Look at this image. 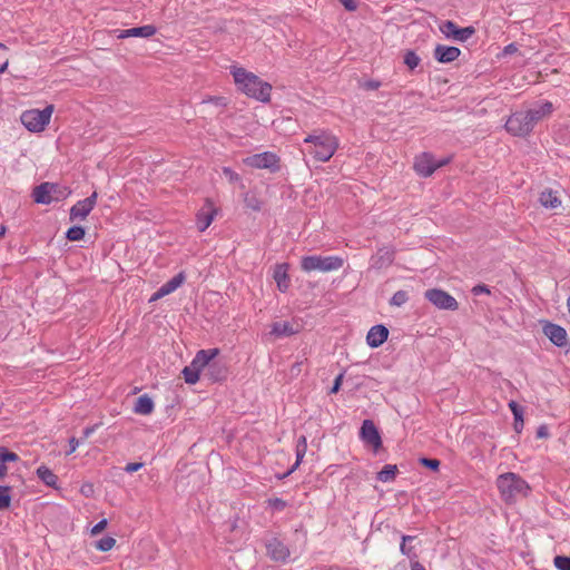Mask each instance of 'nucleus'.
I'll list each match as a JSON object with an SVG mask.
<instances>
[{
  "label": "nucleus",
  "instance_id": "f8f14e48",
  "mask_svg": "<svg viewBox=\"0 0 570 570\" xmlns=\"http://www.w3.org/2000/svg\"><path fill=\"white\" fill-rule=\"evenodd\" d=\"M360 438L363 442L371 445L374 451L382 448V438L379 429L372 420H364L360 429Z\"/></svg>",
  "mask_w": 570,
  "mask_h": 570
},
{
  "label": "nucleus",
  "instance_id": "5fc2aeb1",
  "mask_svg": "<svg viewBox=\"0 0 570 570\" xmlns=\"http://www.w3.org/2000/svg\"><path fill=\"white\" fill-rule=\"evenodd\" d=\"M518 50H519L518 45H517V43H514V42H511V43L507 45V46L503 48V50H502V55H503V56H510V55L515 53Z\"/></svg>",
  "mask_w": 570,
  "mask_h": 570
},
{
  "label": "nucleus",
  "instance_id": "09e8293b",
  "mask_svg": "<svg viewBox=\"0 0 570 570\" xmlns=\"http://www.w3.org/2000/svg\"><path fill=\"white\" fill-rule=\"evenodd\" d=\"M107 524H108L107 519H101L99 522H97V523L92 527V529H91V534H92V535H97V534H99L100 532H102V531L106 529Z\"/></svg>",
  "mask_w": 570,
  "mask_h": 570
},
{
  "label": "nucleus",
  "instance_id": "de8ad7c7",
  "mask_svg": "<svg viewBox=\"0 0 570 570\" xmlns=\"http://www.w3.org/2000/svg\"><path fill=\"white\" fill-rule=\"evenodd\" d=\"M343 379H344V373H340L334 379L333 385L330 389V394H336L341 390V386H342V383H343Z\"/></svg>",
  "mask_w": 570,
  "mask_h": 570
},
{
  "label": "nucleus",
  "instance_id": "f704fd0d",
  "mask_svg": "<svg viewBox=\"0 0 570 570\" xmlns=\"http://www.w3.org/2000/svg\"><path fill=\"white\" fill-rule=\"evenodd\" d=\"M397 465L385 464L381 471L377 472L376 479L381 482H391L397 474Z\"/></svg>",
  "mask_w": 570,
  "mask_h": 570
},
{
  "label": "nucleus",
  "instance_id": "69168bd1",
  "mask_svg": "<svg viewBox=\"0 0 570 570\" xmlns=\"http://www.w3.org/2000/svg\"><path fill=\"white\" fill-rule=\"evenodd\" d=\"M81 492H82L86 497H89V494L92 492V485H90V484L82 485V488H81Z\"/></svg>",
  "mask_w": 570,
  "mask_h": 570
},
{
  "label": "nucleus",
  "instance_id": "680f3d73",
  "mask_svg": "<svg viewBox=\"0 0 570 570\" xmlns=\"http://www.w3.org/2000/svg\"><path fill=\"white\" fill-rule=\"evenodd\" d=\"M166 296L165 293H160V287L153 294L149 302H155L157 299H160L161 297Z\"/></svg>",
  "mask_w": 570,
  "mask_h": 570
},
{
  "label": "nucleus",
  "instance_id": "4be33fe9",
  "mask_svg": "<svg viewBox=\"0 0 570 570\" xmlns=\"http://www.w3.org/2000/svg\"><path fill=\"white\" fill-rule=\"evenodd\" d=\"M389 337V330L383 324L374 325L370 328L366 335V343L370 347H380Z\"/></svg>",
  "mask_w": 570,
  "mask_h": 570
},
{
  "label": "nucleus",
  "instance_id": "aec40b11",
  "mask_svg": "<svg viewBox=\"0 0 570 570\" xmlns=\"http://www.w3.org/2000/svg\"><path fill=\"white\" fill-rule=\"evenodd\" d=\"M461 55L458 47L436 45L433 51L434 59L440 63H451Z\"/></svg>",
  "mask_w": 570,
  "mask_h": 570
},
{
  "label": "nucleus",
  "instance_id": "0e129e2a",
  "mask_svg": "<svg viewBox=\"0 0 570 570\" xmlns=\"http://www.w3.org/2000/svg\"><path fill=\"white\" fill-rule=\"evenodd\" d=\"M451 158L448 157V158H443L441 160H435V166H438V169L448 165L450 163Z\"/></svg>",
  "mask_w": 570,
  "mask_h": 570
},
{
  "label": "nucleus",
  "instance_id": "864d4df0",
  "mask_svg": "<svg viewBox=\"0 0 570 570\" xmlns=\"http://www.w3.org/2000/svg\"><path fill=\"white\" fill-rule=\"evenodd\" d=\"M245 202H246V206L248 208H250V209H253L255 212L261 210V204H259L257 198H255V197L246 198Z\"/></svg>",
  "mask_w": 570,
  "mask_h": 570
},
{
  "label": "nucleus",
  "instance_id": "cd10ccee",
  "mask_svg": "<svg viewBox=\"0 0 570 570\" xmlns=\"http://www.w3.org/2000/svg\"><path fill=\"white\" fill-rule=\"evenodd\" d=\"M155 407L153 399L148 394L140 395L135 403L134 412L140 415H149Z\"/></svg>",
  "mask_w": 570,
  "mask_h": 570
},
{
  "label": "nucleus",
  "instance_id": "473e14b6",
  "mask_svg": "<svg viewBox=\"0 0 570 570\" xmlns=\"http://www.w3.org/2000/svg\"><path fill=\"white\" fill-rule=\"evenodd\" d=\"M296 331L293 328L289 322H274L272 325L271 334L276 337H287L295 334Z\"/></svg>",
  "mask_w": 570,
  "mask_h": 570
},
{
  "label": "nucleus",
  "instance_id": "a878e982",
  "mask_svg": "<svg viewBox=\"0 0 570 570\" xmlns=\"http://www.w3.org/2000/svg\"><path fill=\"white\" fill-rule=\"evenodd\" d=\"M417 540L416 535H409V534H402L401 535V544H400V552L407 557L410 562L416 560L419 558L415 546H412V542Z\"/></svg>",
  "mask_w": 570,
  "mask_h": 570
},
{
  "label": "nucleus",
  "instance_id": "bf43d9fd",
  "mask_svg": "<svg viewBox=\"0 0 570 570\" xmlns=\"http://www.w3.org/2000/svg\"><path fill=\"white\" fill-rule=\"evenodd\" d=\"M79 444H80V441L77 438H75V436L70 438L69 439V450L67 451V454L73 453L77 450V448L79 446Z\"/></svg>",
  "mask_w": 570,
  "mask_h": 570
},
{
  "label": "nucleus",
  "instance_id": "2f4dec72",
  "mask_svg": "<svg viewBox=\"0 0 570 570\" xmlns=\"http://www.w3.org/2000/svg\"><path fill=\"white\" fill-rule=\"evenodd\" d=\"M186 279V275L184 272H179L177 275H175L173 278L167 281L165 284L160 286V293H165L166 295L171 294L175 292L178 287H180Z\"/></svg>",
  "mask_w": 570,
  "mask_h": 570
},
{
  "label": "nucleus",
  "instance_id": "79ce46f5",
  "mask_svg": "<svg viewBox=\"0 0 570 570\" xmlns=\"http://www.w3.org/2000/svg\"><path fill=\"white\" fill-rule=\"evenodd\" d=\"M409 301V294L406 291L400 289L393 294L390 299L391 306H402Z\"/></svg>",
  "mask_w": 570,
  "mask_h": 570
},
{
  "label": "nucleus",
  "instance_id": "f257e3e1",
  "mask_svg": "<svg viewBox=\"0 0 570 570\" xmlns=\"http://www.w3.org/2000/svg\"><path fill=\"white\" fill-rule=\"evenodd\" d=\"M232 73L238 89L246 96L261 102L271 101V83L263 81L258 76L244 68L234 67Z\"/></svg>",
  "mask_w": 570,
  "mask_h": 570
},
{
  "label": "nucleus",
  "instance_id": "b1692460",
  "mask_svg": "<svg viewBox=\"0 0 570 570\" xmlns=\"http://www.w3.org/2000/svg\"><path fill=\"white\" fill-rule=\"evenodd\" d=\"M117 31L119 32L117 36L119 39L129 37L150 38L156 35L157 28L154 24H145Z\"/></svg>",
  "mask_w": 570,
  "mask_h": 570
},
{
  "label": "nucleus",
  "instance_id": "e433bc0d",
  "mask_svg": "<svg viewBox=\"0 0 570 570\" xmlns=\"http://www.w3.org/2000/svg\"><path fill=\"white\" fill-rule=\"evenodd\" d=\"M86 235V229L80 225H73L69 227L66 232V238L69 242H78L83 239Z\"/></svg>",
  "mask_w": 570,
  "mask_h": 570
},
{
  "label": "nucleus",
  "instance_id": "052dcab7",
  "mask_svg": "<svg viewBox=\"0 0 570 570\" xmlns=\"http://www.w3.org/2000/svg\"><path fill=\"white\" fill-rule=\"evenodd\" d=\"M97 426L98 425L95 424V425L85 428L82 431V439H88L96 431Z\"/></svg>",
  "mask_w": 570,
  "mask_h": 570
},
{
  "label": "nucleus",
  "instance_id": "bb28decb",
  "mask_svg": "<svg viewBox=\"0 0 570 570\" xmlns=\"http://www.w3.org/2000/svg\"><path fill=\"white\" fill-rule=\"evenodd\" d=\"M509 409L511 410L513 414V429L514 431L520 434L524 426V420H523V413L524 409L515 401H510L508 404Z\"/></svg>",
  "mask_w": 570,
  "mask_h": 570
},
{
  "label": "nucleus",
  "instance_id": "f03ea898",
  "mask_svg": "<svg viewBox=\"0 0 570 570\" xmlns=\"http://www.w3.org/2000/svg\"><path fill=\"white\" fill-rule=\"evenodd\" d=\"M304 144L308 145V154L321 163L328 161L338 147L337 138L326 130H315L307 135L304 138Z\"/></svg>",
  "mask_w": 570,
  "mask_h": 570
},
{
  "label": "nucleus",
  "instance_id": "c03bdc74",
  "mask_svg": "<svg viewBox=\"0 0 570 570\" xmlns=\"http://www.w3.org/2000/svg\"><path fill=\"white\" fill-rule=\"evenodd\" d=\"M553 564L558 570H570V557L568 556H556Z\"/></svg>",
  "mask_w": 570,
  "mask_h": 570
},
{
  "label": "nucleus",
  "instance_id": "20e7f679",
  "mask_svg": "<svg viewBox=\"0 0 570 570\" xmlns=\"http://www.w3.org/2000/svg\"><path fill=\"white\" fill-rule=\"evenodd\" d=\"M70 189L58 183L45 181L36 186L32 191L33 202L41 205H49L53 202H61L70 195Z\"/></svg>",
  "mask_w": 570,
  "mask_h": 570
},
{
  "label": "nucleus",
  "instance_id": "4c0bfd02",
  "mask_svg": "<svg viewBox=\"0 0 570 570\" xmlns=\"http://www.w3.org/2000/svg\"><path fill=\"white\" fill-rule=\"evenodd\" d=\"M11 487L0 485V511L6 510L11 504Z\"/></svg>",
  "mask_w": 570,
  "mask_h": 570
},
{
  "label": "nucleus",
  "instance_id": "c9c22d12",
  "mask_svg": "<svg viewBox=\"0 0 570 570\" xmlns=\"http://www.w3.org/2000/svg\"><path fill=\"white\" fill-rule=\"evenodd\" d=\"M403 62L411 71H414L420 66L421 58L414 50L407 49L403 55Z\"/></svg>",
  "mask_w": 570,
  "mask_h": 570
},
{
  "label": "nucleus",
  "instance_id": "e2e57ef3",
  "mask_svg": "<svg viewBox=\"0 0 570 570\" xmlns=\"http://www.w3.org/2000/svg\"><path fill=\"white\" fill-rule=\"evenodd\" d=\"M411 570H426V569L416 559V560L411 562Z\"/></svg>",
  "mask_w": 570,
  "mask_h": 570
},
{
  "label": "nucleus",
  "instance_id": "37998d69",
  "mask_svg": "<svg viewBox=\"0 0 570 570\" xmlns=\"http://www.w3.org/2000/svg\"><path fill=\"white\" fill-rule=\"evenodd\" d=\"M419 462L422 466L428 468L434 472L439 471L440 465H441L440 460L426 458V456L420 458Z\"/></svg>",
  "mask_w": 570,
  "mask_h": 570
},
{
  "label": "nucleus",
  "instance_id": "dca6fc26",
  "mask_svg": "<svg viewBox=\"0 0 570 570\" xmlns=\"http://www.w3.org/2000/svg\"><path fill=\"white\" fill-rule=\"evenodd\" d=\"M218 354V348L199 350L194 356L190 366L200 374L202 371H206Z\"/></svg>",
  "mask_w": 570,
  "mask_h": 570
},
{
  "label": "nucleus",
  "instance_id": "ea45409f",
  "mask_svg": "<svg viewBox=\"0 0 570 570\" xmlns=\"http://www.w3.org/2000/svg\"><path fill=\"white\" fill-rule=\"evenodd\" d=\"M116 544V539L110 537V535H106L104 538H101L100 540H98L95 544L96 549L101 551V552H107L109 550H111Z\"/></svg>",
  "mask_w": 570,
  "mask_h": 570
},
{
  "label": "nucleus",
  "instance_id": "9d476101",
  "mask_svg": "<svg viewBox=\"0 0 570 570\" xmlns=\"http://www.w3.org/2000/svg\"><path fill=\"white\" fill-rule=\"evenodd\" d=\"M424 297L440 309L455 311L459 307L456 299L448 292L440 288L425 291Z\"/></svg>",
  "mask_w": 570,
  "mask_h": 570
},
{
  "label": "nucleus",
  "instance_id": "58836bf2",
  "mask_svg": "<svg viewBox=\"0 0 570 570\" xmlns=\"http://www.w3.org/2000/svg\"><path fill=\"white\" fill-rule=\"evenodd\" d=\"M184 380L187 384H196L199 381L200 374L195 371L190 365L185 366L181 371Z\"/></svg>",
  "mask_w": 570,
  "mask_h": 570
},
{
  "label": "nucleus",
  "instance_id": "6ab92c4d",
  "mask_svg": "<svg viewBox=\"0 0 570 570\" xmlns=\"http://www.w3.org/2000/svg\"><path fill=\"white\" fill-rule=\"evenodd\" d=\"M554 110V107H553V104L551 101H538L534 104V106L527 111L528 116H529V119L532 124L533 127H535V125L549 117Z\"/></svg>",
  "mask_w": 570,
  "mask_h": 570
},
{
  "label": "nucleus",
  "instance_id": "6e6552de",
  "mask_svg": "<svg viewBox=\"0 0 570 570\" xmlns=\"http://www.w3.org/2000/svg\"><path fill=\"white\" fill-rule=\"evenodd\" d=\"M244 163L252 168L268 169L271 173H277L281 169L279 157L272 151L254 154L244 159Z\"/></svg>",
  "mask_w": 570,
  "mask_h": 570
},
{
  "label": "nucleus",
  "instance_id": "338daca9",
  "mask_svg": "<svg viewBox=\"0 0 570 570\" xmlns=\"http://www.w3.org/2000/svg\"><path fill=\"white\" fill-rule=\"evenodd\" d=\"M8 473V468L4 463L0 462V479H3Z\"/></svg>",
  "mask_w": 570,
  "mask_h": 570
},
{
  "label": "nucleus",
  "instance_id": "49530a36",
  "mask_svg": "<svg viewBox=\"0 0 570 570\" xmlns=\"http://www.w3.org/2000/svg\"><path fill=\"white\" fill-rule=\"evenodd\" d=\"M223 174L230 183H237L240 180V176L229 167H224Z\"/></svg>",
  "mask_w": 570,
  "mask_h": 570
},
{
  "label": "nucleus",
  "instance_id": "39448f33",
  "mask_svg": "<svg viewBox=\"0 0 570 570\" xmlns=\"http://www.w3.org/2000/svg\"><path fill=\"white\" fill-rule=\"evenodd\" d=\"M344 265L341 256L308 255L301 259V268L306 272L320 271L323 273L337 271Z\"/></svg>",
  "mask_w": 570,
  "mask_h": 570
},
{
  "label": "nucleus",
  "instance_id": "c756f323",
  "mask_svg": "<svg viewBox=\"0 0 570 570\" xmlns=\"http://www.w3.org/2000/svg\"><path fill=\"white\" fill-rule=\"evenodd\" d=\"M306 450H307L306 436L301 435L296 443V450H295L296 461L293 464V466L284 474V476L289 475L292 472H294L299 466V464L302 463V461L306 454Z\"/></svg>",
  "mask_w": 570,
  "mask_h": 570
},
{
  "label": "nucleus",
  "instance_id": "4468645a",
  "mask_svg": "<svg viewBox=\"0 0 570 570\" xmlns=\"http://www.w3.org/2000/svg\"><path fill=\"white\" fill-rule=\"evenodd\" d=\"M98 194L94 191L90 196L85 199L78 200L69 213V219L72 222L77 218L85 219L90 212L95 208L97 203Z\"/></svg>",
  "mask_w": 570,
  "mask_h": 570
},
{
  "label": "nucleus",
  "instance_id": "a19ab883",
  "mask_svg": "<svg viewBox=\"0 0 570 570\" xmlns=\"http://www.w3.org/2000/svg\"><path fill=\"white\" fill-rule=\"evenodd\" d=\"M19 455L10 451L8 448L0 445V462L1 463H9V462H17L19 461Z\"/></svg>",
  "mask_w": 570,
  "mask_h": 570
},
{
  "label": "nucleus",
  "instance_id": "5701e85b",
  "mask_svg": "<svg viewBox=\"0 0 570 570\" xmlns=\"http://www.w3.org/2000/svg\"><path fill=\"white\" fill-rule=\"evenodd\" d=\"M288 267L287 263L276 264L274 267L273 278L276 282L277 289L282 293H286L291 285Z\"/></svg>",
  "mask_w": 570,
  "mask_h": 570
},
{
  "label": "nucleus",
  "instance_id": "6e6d98bb",
  "mask_svg": "<svg viewBox=\"0 0 570 570\" xmlns=\"http://www.w3.org/2000/svg\"><path fill=\"white\" fill-rule=\"evenodd\" d=\"M535 436L538 439H547V438H549V429H548V426L546 424L540 425L537 429Z\"/></svg>",
  "mask_w": 570,
  "mask_h": 570
},
{
  "label": "nucleus",
  "instance_id": "8fccbe9b",
  "mask_svg": "<svg viewBox=\"0 0 570 570\" xmlns=\"http://www.w3.org/2000/svg\"><path fill=\"white\" fill-rule=\"evenodd\" d=\"M347 11H355L358 7V0H337Z\"/></svg>",
  "mask_w": 570,
  "mask_h": 570
},
{
  "label": "nucleus",
  "instance_id": "3c124183",
  "mask_svg": "<svg viewBox=\"0 0 570 570\" xmlns=\"http://www.w3.org/2000/svg\"><path fill=\"white\" fill-rule=\"evenodd\" d=\"M472 294L478 296L481 294H490L491 291L488 285L485 284H478L471 289Z\"/></svg>",
  "mask_w": 570,
  "mask_h": 570
},
{
  "label": "nucleus",
  "instance_id": "a18cd8bd",
  "mask_svg": "<svg viewBox=\"0 0 570 570\" xmlns=\"http://www.w3.org/2000/svg\"><path fill=\"white\" fill-rule=\"evenodd\" d=\"M267 504L275 511H283L287 507L286 501L281 498H271L267 500Z\"/></svg>",
  "mask_w": 570,
  "mask_h": 570
},
{
  "label": "nucleus",
  "instance_id": "0eeeda50",
  "mask_svg": "<svg viewBox=\"0 0 570 570\" xmlns=\"http://www.w3.org/2000/svg\"><path fill=\"white\" fill-rule=\"evenodd\" d=\"M504 127L512 136L522 138L529 136L534 128L525 110L512 112L507 119Z\"/></svg>",
  "mask_w": 570,
  "mask_h": 570
},
{
  "label": "nucleus",
  "instance_id": "c85d7f7f",
  "mask_svg": "<svg viewBox=\"0 0 570 570\" xmlns=\"http://www.w3.org/2000/svg\"><path fill=\"white\" fill-rule=\"evenodd\" d=\"M36 474L47 487L58 489V476L48 466L40 465Z\"/></svg>",
  "mask_w": 570,
  "mask_h": 570
},
{
  "label": "nucleus",
  "instance_id": "423d86ee",
  "mask_svg": "<svg viewBox=\"0 0 570 570\" xmlns=\"http://www.w3.org/2000/svg\"><path fill=\"white\" fill-rule=\"evenodd\" d=\"M53 110H55L53 105H48L42 110H39V109L24 110L20 116L21 124L30 132H41L45 130L47 125L50 122L51 115H52Z\"/></svg>",
  "mask_w": 570,
  "mask_h": 570
},
{
  "label": "nucleus",
  "instance_id": "393cba45",
  "mask_svg": "<svg viewBox=\"0 0 570 570\" xmlns=\"http://www.w3.org/2000/svg\"><path fill=\"white\" fill-rule=\"evenodd\" d=\"M228 370L226 365L219 361H214L204 373V376L207 377L210 382H220L226 380Z\"/></svg>",
  "mask_w": 570,
  "mask_h": 570
},
{
  "label": "nucleus",
  "instance_id": "ddd939ff",
  "mask_svg": "<svg viewBox=\"0 0 570 570\" xmlns=\"http://www.w3.org/2000/svg\"><path fill=\"white\" fill-rule=\"evenodd\" d=\"M413 168L420 177H430L438 169L435 166L434 156L431 153H421L416 155L413 163Z\"/></svg>",
  "mask_w": 570,
  "mask_h": 570
},
{
  "label": "nucleus",
  "instance_id": "7ed1b4c3",
  "mask_svg": "<svg viewBox=\"0 0 570 570\" xmlns=\"http://www.w3.org/2000/svg\"><path fill=\"white\" fill-rule=\"evenodd\" d=\"M497 487L505 503H514L518 498H527L531 492L529 483L519 474L507 472L497 479Z\"/></svg>",
  "mask_w": 570,
  "mask_h": 570
},
{
  "label": "nucleus",
  "instance_id": "774afa93",
  "mask_svg": "<svg viewBox=\"0 0 570 570\" xmlns=\"http://www.w3.org/2000/svg\"><path fill=\"white\" fill-rule=\"evenodd\" d=\"M8 65L9 62L8 61H4L1 66H0V73H3L7 71L8 69Z\"/></svg>",
  "mask_w": 570,
  "mask_h": 570
},
{
  "label": "nucleus",
  "instance_id": "2eb2a0df",
  "mask_svg": "<svg viewBox=\"0 0 570 570\" xmlns=\"http://www.w3.org/2000/svg\"><path fill=\"white\" fill-rule=\"evenodd\" d=\"M267 556L277 562H286L289 557V549L279 539L273 537L265 542Z\"/></svg>",
  "mask_w": 570,
  "mask_h": 570
},
{
  "label": "nucleus",
  "instance_id": "13d9d810",
  "mask_svg": "<svg viewBox=\"0 0 570 570\" xmlns=\"http://www.w3.org/2000/svg\"><path fill=\"white\" fill-rule=\"evenodd\" d=\"M204 102H210L219 107L226 106V99L224 97H210L208 100H204Z\"/></svg>",
  "mask_w": 570,
  "mask_h": 570
},
{
  "label": "nucleus",
  "instance_id": "4d7b16f0",
  "mask_svg": "<svg viewBox=\"0 0 570 570\" xmlns=\"http://www.w3.org/2000/svg\"><path fill=\"white\" fill-rule=\"evenodd\" d=\"M363 87L367 90H376L381 87V82L379 80L370 79L364 82Z\"/></svg>",
  "mask_w": 570,
  "mask_h": 570
},
{
  "label": "nucleus",
  "instance_id": "7c9ffc66",
  "mask_svg": "<svg viewBox=\"0 0 570 570\" xmlns=\"http://www.w3.org/2000/svg\"><path fill=\"white\" fill-rule=\"evenodd\" d=\"M216 215V209L200 210L196 216L197 228L199 232H205L213 223Z\"/></svg>",
  "mask_w": 570,
  "mask_h": 570
},
{
  "label": "nucleus",
  "instance_id": "a211bd4d",
  "mask_svg": "<svg viewBox=\"0 0 570 570\" xmlns=\"http://www.w3.org/2000/svg\"><path fill=\"white\" fill-rule=\"evenodd\" d=\"M218 354V348L199 350L194 356L190 366L200 374L202 371H206Z\"/></svg>",
  "mask_w": 570,
  "mask_h": 570
},
{
  "label": "nucleus",
  "instance_id": "f3484780",
  "mask_svg": "<svg viewBox=\"0 0 570 570\" xmlns=\"http://www.w3.org/2000/svg\"><path fill=\"white\" fill-rule=\"evenodd\" d=\"M218 354V348L199 350L194 356L190 366L200 374L202 371H206Z\"/></svg>",
  "mask_w": 570,
  "mask_h": 570
},
{
  "label": "nucleus",
  "instance_id": "9b49d317",
  "mask_svg": "<svg viewBox=\"0 0 570 570\" xmlns=\"http://www.w3.org/2000/svg\"><path fill=\"white\" fill-rule=\"evenodd\" d=\"M542 332L558 347H568L570 345L568 333L561 325L546 321Z\"/></svg>",
  "mask_w": 570,
  "mask_h": 570
},
{
  "label": "nucleus",
  "instance_id": "1a4fd4ad",
  "mask_svg": "<svg viewBox=\"0 0 570 570\" xmlns=\"http://www.w3.org/2000/svg\"><path fill=\"white\" fill-rule=\"evenodd\" d=\"M440 31L444 35L445 38L452 39L454 41L464 42L470 39L475 33V28L473 26H468L464 28L459 27L452 20L443 21L440 27Z\"/></svg>",
  "mask_w": 570,
  "mask_h": 570
},
{
  "label": "nucleus",
  "instance_id": "603ef678",
  "mask_svg": "<svg viewBox=\"0 0 570 570\" xmlns=\"http://www.w3.org/2000/svg\"><path fill=\"white\" fill-rule=\"evenodd\" d=\"M142 466H144V463H142V462H130V463H128V464L124 468V470H125L127 473H134V472L139 471Z\"/></svg>",
  "mask_w": 570,
  "mask_h": 570
},
{
  "label": "nucleus",
  "instance_id": "72a5a7b5",
  "mask_svg": "<svg viewBox=\"0 0 570 570\" xmlns=\"http://www.w3.org/2000/svg\"><path fill=\"white\" fill-rule=\"evenodd\" d=\"M540 204L550 209L558 208L561 205V200L552 190H546L540 194Z\"/></svg>",
  "mask_w": 570,
  "mask_h": 570
},
{
  "label": "nucleus",
  "instance_id": "412c9836",
  "mask_svg": "<svg viewBox=\"0 0 570 570\" xmlns=\"http://www.w3.org/2000/svg\"><path fill=\"white\" fill-rule=\"evenodd\" d=\"M393 262L394 250L387 247L380 248L370 259L371 268L377 271L391 266Z\"/></svg>",
  "mask_w": 570,
  "mask_h": 570
}]
</instances>
